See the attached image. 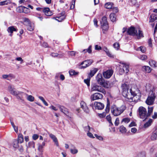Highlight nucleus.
<instances>
[{
    "instance_id": "nucleus-1",
    "label": "nucleus",
    "mask_w": 157,
    "mask_h": 157,
    "mask_svg": "<svg viewBox=\"0 0 157 157\" xmlns=\"http://www.w3.org/2000/svg\"><path fill=\"white\" fill-rule=\"evenodd\" d=\"M122 90V94L123 96L126 98L127 100L130 102L135 101V98L139 90L137 87L135 86L132 87L130 90L129 93L128 92V86L125 83L122 84L121 86Z\"/></svg>"
},
{
    "instance_id": "nucleus-2",
    "label": "nucleus",
    "mask_w": 157,
    "mask_h": 157,
    "mask_svg": "<svg viewBox=\"0 0 157 157\" xmlns=\"http://www.w3.org/2000/svg\"><path fill=\"white\" fill-rule=\"evenodd\" d=\"M148 112H147L146 109L142 107H140L138 109L139 115L140 118L145 120L148 117L150 116L152 113L153 107H148Z\"/></svg>"
},
{
    "instance_id": "nucleus-3",
    "label": "nucleus",
    "mask_w": 157,
    "mask_h": 157,
    "mask_svg": "<svg viewBox=\"0 0 157 157\" xmlns=\"http://www.w3.org/2000/svg\"><path fill=\"white\" fill-rule=\"evenodd\" d=\"M96 80L98 84L105 88H107L109 86L107 81H105L103 78L101 73H98L96 77Z\"/></svg>"
},
{
    "instance_id": "nucleus-4",
    "label": "nucleus",
    "mask_w": 157,
    "mask_h": 157,
    "mask_svg": "<svg viewBox=\"0 0 157 157\" xmlns=\"http://www.w3.org/2000/svg\"><path fill=\"white\" fill-rule=\"evenodd\" d=\"M111 109L112 114L114 116H117L123 112L125 109V107L124 105H122L118 108L115 105H113L111 107Z\"/></svg>"
},
{
    "instance_id": "nucleus-5",
    "label": "nucleus",
    "mask_w": 157,
    "mask_h": 157,
    "mask_svg": "<svg viewBox=\"0 0 157 157\" xmlns=\"http://www.w3.org/2000/svg\"><path fill=\"white\" fill-rule=\"evenodd\" d=\"M101 86L98 85L96 83H93L91 85L90 91L91 92L93 91H98L105 94L106 91Z\"/></svg>"
},
{
    "instance_id": "nucleus-6",
    "label": "nucleus",
    "mask_w": 157,
    "mask_h": 157,
    "mask_svg": "<svg viewBox=\"0 0 157 157\" xmlns=\"http://www.w3.org/2000/svg\"><path fill=\"white\" fill-rule=\"evenodd\" d=\"M26 95H27V94L21 91H17L15 96L17 99L24 101V96Z\"/></svg>"
},
{
    "instance_id": "nucleus-7",
    "label": "nucleus",
    "mask_w": 157,
    "mask_h": 157,
    "mask_svg": "<svg viewBox=\"0 0 157 157\" xmlns=\"http://www.w3.org/2000/svg\"><path fill=\"white\" fill-rule=\"evenodd\" d=\"M152 94L151 96L148 97L147 98L146 101V102L148 105H151L153 103L154 100L155 98L154 94L153 93V92H151Z\"/></svg>"
},
{
    "instance_id": "nucleus-8",
    "label": "nucleus",
    "mask_w": 157,
    "mask_h": 157,
    "mask_svg": "<svg viewBox=\"0 0 157 157\" xmlns=\"http://www.w3.org/2000/svg\"><path fill=\"white\" fill-rule=\"evenodd\" d=\"M113 73V71L111 70H109L104 72L103 73V75L104 77L105 78H109L112 75Z\"/></svg>"
},
{
    "instance_id": "nucleus-9",
    "label": "nucleus",
    "mask_w": 157,
    "mask_h": 157,
    "mask_svg": "<svg viewBox=\"0 0 157 157\" xmlns=\"http://www.w3.org/2000/svg\"><path fill=\"white\" fill-rule=\"evenodd\" d=\"M128 33L131 36H134L137 35V31L135 30L134 27H131L129 28L128 30Z\"/></svg>"
},
{
    "instance_id": "nucleus-10",
    "label": "nucleus",
    "mask_w": 157,
    "mask_h": 157,
    "mask_svg": "<svg viewBox=\"0 0 157 157\" xmlns=\"http://www.w3.org/2000/svg\"><path fill=\"white\" fill-rule=\"evenodd\" d=\"M17 11L19 13H27L29 9L25 6H21L17 7L16 9Z\"/></svg>"
},
{
    "instance_id": "nucleus-11",
    "label": "nucleus",
    "mask_w": 157,
    "mask_h": 157,
    "mask_svg": "<svg viewBox=\"0 0 157 157\" xmlns=\"http://www.w3.org/2000/svg\"><path fill=\"white\" fill-rule=\"evenodd\" d=\"M92 62L93 60H86L83 61L81 63V65H82L81 68L86 67L91 65Z\"/></svg>"
},
{
    "instance_id": "nucleus-12",
    "label": "nucleus",
    "mask_w": 157,
    "mask_h": 157,
    "mask_svg": "<svg viewBox=\"0 0 157 157\" xmlns=\"http://www.w3.org/2000/svg\"><path fill=\"white\" fill-rule=\"evenodd\" d=\"M103 95L100 93H96L93 94L92 97L93 100L101 99L103 98Z\"/></svg>"
},
{
    "instance_id": "nucleus-13",
    "label": "nucleus",
    "mask_w": 157,
    "mask_h": 157,
    "mask_svg": "<svg viewBox=\"0 0 157 157\" xmlns=\"http://www.w3.org/2000/svg\"><path fill=\"white\" fill-rule=\"evenodd\" d=\"M81 108L86 113H88L89 111L86 104L84 101H81L80 103Z\"/></svg>"
},
{
    "instance_id": "nucleus-14",
    "label": "nucleus",
    "mask_w": 157,
    "mask_h": 157,
    "mask_svg": "<svg viewBox=\"0 0 157 157\" xmlns=\"http://www.w3.org/2000/svg\"><path fill=\"white\" fill-rule=\"evenodd\" d=\"M94 105L96 109L99 110L103 109L104 107V105L100 102H95L94 103Z\"/></svg>"
},
{
    "instance_id": "nucleus-15",
    "label": "nucleus",
    "mask_w": 157,
    "mask_h": 157,
    "mask_svg": "<svg viewBox=\"0 0 157 157\" xmlns=\"http://www.w3.org/2000/svg\"><path fill=\"white\" fill-rule=\"evenodd\" d=\"M7 31L9 33H10V36H12L13 32L14 31L17 32V29L16 27L14 26H11L7 28Z\"/></svg>"
},
{
    "instance_id": "nucleus-16",
    "label": "nucleus",
    "mask_w": 157,
    "mask_h": 157,
    "mask_svg": "<svg viewBox=\"0 0 157 157\" xmlns=\"http://www.w3.org/2000/svg\"><path fill=\"white\" fill-rule=\"evenodd\" d=\"M8 90L11 94L15 96L17 91L15 90L13 86L11 85H9L8 87Z\"/></svg>"
},
{
    "instance_id": "nucleus-17",
    "label": "nucleus",
    "mask_w": 157,
    "mask_h": 157,
    "mask_svg": "<svg viewBox=\"0 0 157 157\" xmlns=\"http://www.w3.org/2000/svg\"><path fill=\"white\" fill-rule=\"evenodd\" d=\"M121 63V65H120L121 67H122V68H124V69L125 71V73H128L129 71V67L128 64L123 63Z\"/></svg>"
},
{
    "instance_id": "nucleus-18",
    "label": "nucleus",
    "mask_w": 157,
    "mask_h": 157,
    "mask_svg": "<svg viewBox=\"0 0 157 157\" xmlns=\"http://www.w3.org/2000/svg\"><path fill=\"white\" fill-rule=\"evenodd\" d=\"M66 17V15H65V12L63 11L61 13V16L57 17V18H58V19H57L56 18L55 19L59 22H61L63 20H64Z\"/></svg>"
},
{
    "instance_id": "nucleus-19",
    "label": "nucleus",
    "mask_w": 157,
    "mask_h": 157,
    "mask_svg": "<svg viewBox=\"0 0 157 157\" xmlns=\"http://www.w3.org/2000/svg\"><path fill=\"white\" fill-rule=\"evenodd\" d=\"M43 11L46 16H51L52 14V12L50 11L49 8L48 7L44 8Z\"/></svg>"
},
{
    "instance_id": "nucleus-20",
    "label": "nucleus",
    "mask_w": 157,
    "mask_h": 157,
    "mask_svg": "<svg viewBox=\"0 0 157 157\" xmlns=\"http://www.w3.org/2000/svg\"><path fill=\"white\" fill-rule=\"evenodd\" d=\"M60 111L65 114L68 113V109L63 106L59 105L58 106Z\"/></svg>"
},
{
    "instance_id": "nucleus-21",
    "label": "nucleus",
    "mask_w": 157,
    "mask_h": 157,
    "mask_svg": "<svg viewBox=\"0 0 157 157\" xmlns=\"http://www.w3.org/2000/svg\"><path fill=\"white\" fill-rule=\"evenodd\" d=\"M98 71V69L96 68H93V69L91 70L90 71V73L88 75L89 77L90 78L93 77L96 73Z\"/></svg>"
},
{
    "instance_id": "nucleus-22",
    "label": "nucleus",
    "mask_w": 157,
    "mask_h": 157,
    "mask_svg": "<svg viewBox=\"0 0 157 157\" xmlns=\"http://www.w3.org/2000/svg\"><path fill=\"white\" fill-rule=\"evenodd\" d=\"M50 137L52 139L53 141L55 142L56 145L57 146H59V144L58 140L56 136L52 134H49Z\"/></svg>"
},
{
    "instance_id": "nucleus-23",
    "label": "nucleus",
    "mask_w": 157,
    "mask_h": 157,
    "mask_svg": "<svg viewBox=\"0 0 157 157\" xmlns=\"http://www.w3.org/2000/svg\"><path fill=\"white\" fill-rule=\"evenodd\" d=\"M102 50L105 51L106 55L109 57L111 58H113L114 56L112 55L109 52V50L106 47H104L102 48Z\"/></svg>"
},
{
    "instance_id": "nucleus-24",
    "label": "nucleus",
    "mask_w": 157,
    "mask_h": 157,
    "mask_svg": "<svg viewBox=\"0 0 157 157\" xmlns=\"http://www.w3.org/2000/svg\"><path fill=\"white\" fill-rule=\"evenodd\" d=\"M152 122L153 120L152 119H149L148 121L144 124L143 127L144 128H148L151 125Z\"/></svg>"
},
{
    "instance_id": "nucleus-25",
    "label": "nucleus",
    "mask_w": 157,
    "mask_h": 157,
    "mask_svg": "<svg viewBox=\"0 0 157 157\" xmlns=\"http://www.w3.org/2000/svg\"><path fill=\"white\" fill-rule=\"evenodd\" d=\"M157 20V15L152 14L149 18V22H152Z\"/></svg>"
},
{
    "instance_id": "nucleus-26",
    "label": "nucleus",
    "mask_w": 157,
    "mask_h": 157,
    "mask_svg": "<svg viewBox=\"0 0 157 157\" xmlns=\"http://www.w3.org/2000/svg\"><path fill=\"white\" fill-rule=\"evenodd\" d=\"M150 65L152 67H157V62L153 60H151L149 62Z\"/></svg>"
},
{
    "instance_id": "nucleus-27",
    "label": "nucleus",
    "mask_w": 157,
    "mask_h": 157,
    "mask_svg": "<svg viewBox=\"0 0 157 157\" xmlns=\"http://www.w3.org/2000/svg\"><path fill=\"white\" fill-rule=\"evenodd\" d=\"M51 55L53 57H57L59 58L62 57L64 54L63 53L61 54H58L56 53H52L51 54Z\"/></svg>"
},
{
    "instance_id": "nucleus-28",
    "label": "nucleus",
    "mask_w": 157,
    "mask_h": 157,
    "mask_svg": "<svg viewBox=\"0 0 157 157\" xmlns=\"http://www.w3.org/2000/svg\"><path fill=\"white\" fill-rule=\"evenodd\" d=\"M145 87L146 91L151 92L152 90L153 86L150 84L147 83Z\"/></svg>"
},
{
    "instance_id": "nucleus-29",
    "label": "nucleus",
    "mask_w": 157,
    "mask_h": 157,
    "mask_svg": "<svg viewBox=\"0 0 157 157\" xmlns=\"http://www.w3.org/2000/svg\"><path fill=\"white\" fill-rule=\"evenodd\" d=\"M11 1L10 0H6L0 2V6H4L7 5L11 3Z\"/></svg>"
},
{
    "instance_id": "nucleus-30",
    "label": "nucleus",
    "mask_w": 157,
    "mask_h": 157,
    "mask_svg": "<svg viewBox=\"0 0 157 157\" xmlns=\"http://www.w3.org/2000/svg\"><path fill=\"white\" fill-rule=\"evenodd\" d=\"M130 3L131 5L135 6L137 7L139 6V5L138 3L136 0H130Z\"/></svg>"
},
{
    "instance_id": "nucleus-31",
    "label": "nucleus",
    "mask_w": 157,
    "mask_h": 157,
    "mask_svg": "<svg viewBox=\"0 0 157 157\" xmlns=\"http://www.w3.org/2000/svg\"><path fill=\"white\" fill-rule=\"evenodd\" d=\"M110 18L111 20L113 22L116 21V15L114 13H111L110 15Z\"/></svg>"
},
{
    "instance_id": "nucleus-32",
    "label": "nucleus",
    "mask_w": 157,
    "mask_h": 157,
    "mask_svg": "<svg viewBox=\"0 0 157 157\" xmlns=\"http://www.w3.org/2000/svg\"><path fill=\"white\" fill-rule=\"evenodd\" d=\"M142 68L143 70L145 71L147 73H150L151 70V68L148 66H144Z\"/></svg>"
},
{
    "instance_id": "nucleus-33",
    "label": "nucleus",
    "mask_w": 157,
    "mask_h": 157,
    "mask_svg": "<svg viewBox=\"0 0 157 157\" xmlns=\"http://www.w3.org/2000/svg\"><path fill=\"white\" fill-rule=\"evenodd\" d=\"M27 147L28 148H34L35 143L33 141H30L28 143V145H27Z\"/></svg>"
},
{
    "instance_id": "nucleus-34",
    "label": "nucleus",
    "mask_w": 157,
    "mask_h": 157,
    "mask_svg": "<svg viewBox=\"0 0 157 157\" xmlns=\"http://www.w3.org/2000/svg\"><path fill=\"white\" fill-rule=\"evenodd\" d=\"M113 5V3L109 2L105 3V6L106 8L108 9H111Z\"/></svg>"
},
{
    "instance_id": "nucleus-35",
    "label": "nucleus",
    "mask_w": 157,
    "mask_h": 157,
    "mask_svg": "<svg viewBox=\"0 0 157 157\" xmlns=\"http://www.w3.org/2000/svg\"><path fill=\"white\" fill-rule=\"evenodd\" d=\"M25 96H27V100L31 102H33L34 101V98L31 95H26Z\"/></svg>"
},
{
    "instance_id": "nucleus-36",
    "label": "nucleus",
    "mask_w": 157,
    "mask_h": 157,
    "mask_svg": "<svg viewBox=\"0 0 157 157\" xmlns=\"http://www.w3.org/2000/svg\"><path fill=\"white\" fill-rule=\"evenodd\" d=\"M136 50L137 51H140L141 52L144 53L146 51V48L144 47L140 46V47L137 48Z\"/></svg>"
},
{
    "instance_id": "nucleus-37",
    "label": "nucleus",
    "mask_w": 157,
    "mask_h": 157,
    "mask_svg": "<svg viewBox=\"0 0 157 157\" xmlns=\"http://www.w3.org/2000/svg\"><path fill=\"white\" fill-rule=\"evenodd\" d=\"M24 141L23 135L22 134H19L18 136V140L17 141L20 143H22Z\"/></svg>"
},
{
    "instance_id": "nucleus-38",
    "label": "nucleus",
    "mask_w": 157,
    "mask_h": 157,
    "mask_svg": "<svg viewBox=\"0 0 157 157\" xmlns=\"http://www.w3.org/2000/svg\"><path fill=\"white\" fill-rule=\"evenodd\" d=\"M151 139L152 140H155L157 139V132L152 133L151 137Z\"/></svg>"
},
{
    "instance_id": "nucleus-39",
    "label": "nucleus",
    "mask_w": 157,
    "mask_h": 157,
    "mask_svg": "<svg viewBox=\"0 0 157 157\" xmlns=\"http://www.w3.org/2000/svg\"><path fill=\"white\" fill-rule=\"evenodd\" d=\"M120 131L122 133H125L126 132V128L123 126H121L119 128Z\"/></svg>"
},
{
    "instance_id": "nucleus-40",
    "label": "nucleus",
    "mask_w": 157,
    "mask_h": 157,
    "mask_svg": "<svg viewBox=\"0 0 157 157\" xmlns=\"http://www.w3.org/2000/svg\"><path fill=\"white\" fill-rule=\"evenodd\" d=\"M38 98L40 100H41L42 101V102L46 106H48V103L45 101V100H44V98L43 97L40 96L38 97Z\"/></svg>"
},
{
    "instance_id": "nucleus-41",
    "label": "nucleus",
    "mask_w": 157,
    "mask_h": 157,
    "mask_svg": "<svg viewBox=\"0 0 157 157\" xmlns=\"http://www.w3.org/2000/svg\"><path fill=\"white\" fill-rule=\"evenodd\" d=\"M19 142L17 140H15L13 143V147H14L17 148L19 147Z\"/></svg>"
},
{
    "instance_id": "nucleus-42",
    "label": "nucleus",
    "mask_w": 157,
    "mask_h": 157,
    "mask_svg": "<svg viewBox=\"0 0 157 157\" xmlns=\"http://www.w3.org/2000/svg\"><path fill=\"white\" fill-rule=\"evenodd\" d=\"M146 153L144 151L138 153L137 157H145Z\"/></svg>"
},
{
    "instance_id": "nucleus-43",
    "label": "nucleus",
    "mask_w": 157,
    "mask_h": 157,
    "mask_svg": "<svg viewBox=\"0 0 157 157\" xmlns=\"http://www.w3.org/2000/svg\"><path fill=\"white\" fill-rule=\"evenodd\" d=\"M102 28L103 30H107L108 29V23L103 24V25H102Z\"/></svg>"
},
{
    "instance_id": "nucleus-44",
    "label": "nucleus",
    "mask_w": 157,
    "mask_h": 157,
    "mask_svg": "<svg viewBox=\"0 0 157 157\" xmlns=\"http://www.w3.org/2000/svg\"><path fill=\"white\" fill-rule=\"evenodd\" d=\"M91 47H92L91 46V45L89 47L88 49H84L83 51V52H84L85 53L87 52L89 53H91L92 52Z\"/></svg>"
},
{
    "instance_id": "nucleus-45",
    "label": "nucleus",
    "mask_w": 157,
    "mask_h": 157,
    "mask_svg": "<svg viewBox=\"0 0 157 157\" xmlns=\"http://www.w3.org/2000/svg\"><path fill=\"white\" fill-rule=\"evenodd\" d=\"M27 29L28 30L30 31H32L33 30L34 27L33 25H29L27 26Z\"/></svg>"
},
{
    "instance_id": "nucleus-46",
    "label": "nucleus",
    "mask_w": 157,
    "mask_h": 157,
    "mask_svg": "<svg viewBox=\"0 0 157 157\" xmlns=\"http://www.w3.org/2000/svg\"><path fill=\"white\" fill-rule=\"evenodd\" d=\"M90 78H88L87 79H85L84 80V82L88 86H90Z\"/></svg>"
},
{
    "instance_id": "nucleus-47",
    "label": "nucleus",
    "mask_w": 157,
    "mask_h": 157,
    "mask_svg": "<svg viewBox=\"0 0 157 157\" xmlns=\"http://www.w3.org/2000/svg\"><path fill=\"white\" fill-rule=\"evenodd\" d=\"M144 37L142 31L139 30L138 33V39H140L141 37Z\"/></svg>"
},
{
    "instance_id": "nucleus-48",
    "label": "nucleus",
    "mask_w": 157,
    "mask_h": 157,
    "mask_svg": "<svg viewBox=\"0 0 157 157\" xmlns=\"http://www.w3.org/2000/svg\"><path fill=\"white\" fill-rule=\"evenodd\" d=\"M76 0H72L71 2V5L70 6V9H73L75 7V5Z\"/></svg>"
},
{
    "instance_id": "nucleus-49",
    "label": "nucleus",
    "mask_w": 157,
    "mask_h": 157,
    "mask_svg": "<svg viewBox=\"0 0 157 157\" xmlns=\"http://www.w3.org/2000/svg\"><path fill=\"white\" fill-rule=\"evenodd\" d=\"M130 121V119L128 118H125L122 120V122H124L125 123H128Z\"/></svg>"
},
{
    "instance_id": "nucleus-50",
    "label": "nucleus",
    "mask_w": 157,
    "mask_h": 157,
    "mask_svg": "<svg viewBox=\"0 0 157 157\" xmlns=\"http://www.w3.org/2000/svg\"><path fill=\"white\" fill-rule=\"evenodd\" d=\"M114 48L117 50H118L120 47L119 44L118 43H115L113 44Z\"/></svg>"
},
{
    "instance_id": "nucleus-51",
    "label": "nucleus",
    "mask_w": 157,
    "mask_h": 157,
    "mask_svg": "<svg viewBox=\"0 0 157 157\" xmlns=\"http://www.w3.org/2000/svg\"><path fill=\"white\" fill-rule=\"evenodd\" d=\"M69 73L70 75H76L77 74V73L75 72V71L74 70H71L69 71Z\"/></svg>"
},
{
    "instance_id": "nucleus-52",
    "label": "nucleus",
    "mask_w": 157,
    "mask_h": 157,
    "mask_svg": "<svg viewBox=\"0 0 157 157\" xmlns=\"http://www.w3.org/2000/svg\"><path fill=\"white\" fill-rule=\"evenodd\" d=\"M106 119L109 123L111 124H113L112 123L111 121V118L110 116H107L106 117Z\"/></svg>"
},
{
    "instance_id": "nucleus-53",
    "label": "nucleus",
    "mask_w": 157,
    "mask_h": 157,
    "mask_svg": "<svg viewBox=\"0 0 157 157\" xmlns=\"http://www.w3.org/2000/svg\"><path fill=\"white\" fill-rule=\"evenodd\" d=\"M140 59L142 60H146L147 59V56L145 55H144L141 56L140 57Z\"/></svg>"
},
{
    "instance_id": "nucleus-54",
    "label": "nucleus",
    "mask_w": 157,
    "mask_h": 157,
    "mask_svg": "<svg viewBox=\"0 0 157 157\" xmlns=\"http://www.w3.org/2000/svg\"><path fill=\"white\" fill-rule=\"evenodd\" d=\"M44 147L40 144H39L38 147V150L39 151L40 153H42L43 152L42 149Z\"/></svg>"
},
{
    "instance_id": "nucleus-55",
    "label": "nucleus",
    "mask_w": 157,
    "mask_h": 157,
    "mask_svg": "<svg viewBox=\"0 0 157 157\" xmlns=\"http://www.w3.org/2000/svg\"><path fill=\"white\" fill-rule=\"evenodd\" d=\"M14 75L12 74H8V80H10L13 78H14Z\"/></svg>"
},
{
    "instance_id": "nucleus-56",
    "label": "nucleus",
    "mask_w": 157,
    "mask_h": 157,
    "mask_svg": "<svg viewBox=\"0 0 157 157\" xmlns=\"http://www.w3.org/2000/svg\"><path fill=\"white\" fill-rule=\"evenodd\" d=\"M110 110V108H109V103H108L107 104L106 107V109H105V111L106 113H108Z\"/></svg>"
},
{
    "instance_id": "nucleus-57",
    "label": "nucleus",
    "mask_w": 157,
    "mask_h": 157,
    "mask_svg": "<svg viewBox=\"0 0 157 157\" xmlns=\"http://www.w3.org/2000/svg\"><path fill=\"white\" fill-rule=\"evenodd\" d=\"M98 116L101 118L105 117L106 116V114L105 113H99Z\"/></svg>"
},
{
    "instance_id": "nucleus-58",
    "label": "nucleus",
    "mask_w": 157,
    "mask_h": 157,
    "mask_svg": "<svg viewBox=\"0 0 157 157\" xmlns=\"http://www.w3.org/2000/svg\"><path fill=\"white\" fill-rule=\"evenodd\" d=\"M102 24L107 23V18L105 17H103L102 18Z\"/></svg>"
},
{
    "instance_id": "nucleus-59",
    "label": "nucleus",
    "mask_w": 157,
    "mask_h": 157,
    "mask_svg": "<svg viewBox=\"0 0 157 157\" xmlns=\"http://www.w3.org/2000/svg\"><path fill=\"white\" fill-rule=\"evenodd\" d=\"M39 137V136L36 134H33L32 136V138L34 140H36Z\"/></svg>"
},
{
    "instance_id": "nucleus-60",
    "label": "nucleus",
    "mask_w": 157,
    "mask_h": 157,
    "mask_svg": "<svg viewBox=\"0 0 157 157\" xmlns=\"http://www.w3.org/2000/svg\"><path fill=\"white\" fill-rule=\"evenodd\" d=\"M36 16L38 18H39L40 21H42L43 19V17H42L41 16V15L40 14H36Z\"/></svg>"
},
{
    "instance_id": "nucleus-61",
    "label": "nucleus",
    "mask_w": 157,
    "mask_h": 157,
    "mask_svg": "<svg viewBox=\"0 0 157 157\" xmlns=\"http://www.w3.org/2000/svg\"><path fill=\"white\" fill-rule=\"evenodd\" d=\"M16 60L18 61H20L21 64H22L23 62V60L21 57H17L16 59Z\"/></svg>"
},
{
    "instance_id": "nucleus-62",
    "label": "nucleus",
    "mask_w": 157,
    "mask_h": 157,
    "mask_svg": "<svg viewBox=\"0 0 157 157\" xmlns=\"http://www.w3.org/2000/svg\"><path fill=\"white\" fill-rule=\"evenodd\" d=\"M71 152L72 154H74L77 153L78 152V151L77 149H71Z\"/></svg>"
},
{
    "instance_id": "nucleus-63",
    "label": "nucleus",
    "mask_w": 157,
    "mask_h": 157,
    "mask_svg": "<svg viewBox=\"0 0 157 157\" xmlns=\"http://www.w3.org/2000/svg\"><path fill=\"white\" fill-rule=\"evenodd\" d=\"M84 128L86 131L88 132H89L90 129V128L89 125L85 127Z\"/></svg>"
},
{
    "instance_id": "nucleus-64",
    "label": "nucleus",
    "mask_w": 157,
    "mask_h": 157,
    "mask_svg": "<svg viewBox=\"0 0 157 157\" xmlns=\"http://www.w3.org/2000/svg\"><path fill=\"white\" fill-rule=\"evenodd\" d=\"M125 72V71L124 68H121V67L120 69L119 70V73L121 75H122Z\"/></svg>"
}]
</instances>
